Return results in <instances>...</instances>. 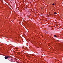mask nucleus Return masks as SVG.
<instances>
[{
  "mask_svg": "<svg viewBox=\"0 0 63 63\" xmlns=\"http://www.w3.org/2000/svg\"><path fill=\"white\" fill-rule=\"evenodd\" d=\"M46 32L45 33H46V34H47V31H46Z\"/></svg>",
  "mask_w": 63,
  "mask_h": 63,
  "instance_id": "obj_3",
  "label": "nucleus"
},
{
  "mask_svg": "<svg viewBox=\"0 0 63 63\" xmlns=\"http://www.w3.org/2000/svg\"><path fill=\"white\" fill-rule=\"evenodd\" d=\"M53 5H55V4H54V3H53Z\"/></svg>",
  "mask_w": 63,
  "mask_h": 63,
  "instance_id": "obj_6",
  "label": "nucleus"
},
{
  "mask_svg": "<svg viewBox=\"0 0 63 63\" xmlns=\"http://www.w3.org/2000/svg\"><path fill=\"white\" fill-rule=\"evenodd\" d=\"M54 36L55 37H57V36L56 35H54Z\"/></svg>",
  "mask_w": 63,
  "mask_h": 63,
  "instance_id": "obj_4",
  "label": "nucleus"
},
{
  "mask_svg": "<svg viewBox=\"0 0 63 63\" xmlns=\"http://www.w3.org/2000/svg\"><path fill=\"white\" fill-rule=\"evenodd\" d=\"M7 58H8V59H10V56H8V55H7Z\"/></svg>",
  "mask_w": 63,
  "mask_h": 63,
  "instance_id": "obj_2",
  "label": "nucleus"
},
{
  "mask_svg": "<svg viewBox=\"0 0 63 63\" xmlns=\"http://www.w3.org/2000/svg\"><path fill=\"white\" fill-rule=\"evenodd\" d=\"M4 58L5 59H8V57L7 56V55H6V56H5Z\"/></svg>",
  "mask_w": 63,
  "mask_h": 63,
  "instance_id": "obj_1",
  "label": "nucleus"
},
{
  "mask_svg": "<svg viewBox=\"0 0 63 63\" xmlns=\"http://www.w3.org/2000/svg\"><path fill=\"white\" fill-rule=\"evenodd\" d=\"M18 54H19V53H18Z\"/></svg>",
  "mask_w": 63,
  "mask_h": 63,
  "instance_id": "obj_7",
  "label": "nucleus"
},
{
  "mask_svg": "<svg viewBox=\"0 0 63 63\" xmlns=\"http://www.w3.org/2000/svg\"><path fill=\"white\" fill-rule=\"evenodd\" d=\"M54 14H57L56 13V12H54Z\"/></svg>",
  "mask_w": 63,
  "mask_h": 63,
  "instance_id": "obj_5",
  "label": "nucleus"
}]
</instances>
